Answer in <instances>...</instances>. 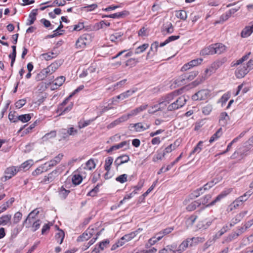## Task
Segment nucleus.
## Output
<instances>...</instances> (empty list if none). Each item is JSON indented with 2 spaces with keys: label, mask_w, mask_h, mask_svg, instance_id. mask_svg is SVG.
<instances>
[{
  "label": "nucleus",
  "mask_w": 253,
  "mask_h": 253,
  "mask_svg": "<svg viewBox=\"0 0 253 253\" xmlns=\"http://www.w3.org/2000/svg\"><path fill=\"white\" fill-rule=\"evenodd\" d=\"M179 91H174L167 95L163 97L162 98L165 101V103L168 104H170L175 99V98L178 95Z\"/></svg>",
  "instance_id": "ddd939ff"
},
{
  "label": "nucleus",
  "mask_w": 253,
  "mask_h": 253,
  "mask_svg": "<svg viewBox=\"0 0 253 253\" xmlns=\"http://www.w3.org/2000/svg\"><path fill=\"white\" fill-rule=\"evenodd\" d=\"M148 107V105L146 104H143L135 109L132 110L131 112L133 116L137 115L139 113L146 110Z\"/></svg>",
  "instance_id": "473e14b6"
},
{
  "label": "nucleus",
  "mask_w": 253,
  "mask_h": 253,
  "mask_svg": "<svg viewBox=\"0 0 253 253\" xmlns=\"http://www.w3.org/2000/svg\"><path fill=\"white\" fill-rule=\"evenodd\" d=\"M226 50V46L222 43H217L210 45L207 49V54H221Z\"/></svg>",
  "instance_id": "7ed1b4c3"
},
{
  "label": "nucleus",
  "mask_w": 253,
  "mask_h": 253,
  "mask_svg": "<svg viewBox=\"0 0 253 253\" xmlns=\"http://www.w3.org/2000/svg\"><path fill=\"white\" fill-rule=\"evenodd\" d=\"M173 27L170 22L166 23L164 25L163 30L162 31V32L165 35L171 34L173 32Z\"/></svg>",
  "instance_id": "aec40b11"
},
{
  "label": "nucleus",
  "mask_w": 253,
  "mask_h": 253,
  "mask_svg": "<svg viewBox=\"0 0 253 253\" xmlns=\"http://www.w3.org/2000/svg\"><path fill=\"white\" fill-rule=\"evenodd\" d=\"M136 236V232H131L129 234H126L124 235L123 237H122L120 241L121 242H124L125 243L126 242H128L132 240L133 238H134Z\"/></svg>",
  "instance_id": "c756f323"
},
{
  "label": "nucleus",
  "mask_w": 253,
  "mask_h": 253,
  "mask_svg": "<svg viewBox=\"0 0 253 253\" xmlns=\"http://www.w3.org/2000/svg\"><path fill=\"white\" fill-rule=\"evenodd\" d=\"M175 15L178 18H180L183 20H185L187 17V13L184 10L176 11Z\"/></svg>",
  "instance_id": "a18cd8bd"
},
{
  "label": "nucleus",
  "mask_w": 253,
  "mask_h": 253,
  "mask_svg": "<svg viewBox=\"0 0 253 253\" xmlns=\"http://www.w3.org/2000/svg\"><path fill=\"white\" fill-rule=\"evenodd\" d=\"M132 116H133V115H132V113L131 111L127 114L124 115L122 117H121L120 118H119L118 119L120 121V123H122V122L127 121L130 117H131Z\"/></svg>",
  "instance_id": "e2e57ef3"
},
{
  "label": "nucleus",
  "mask_w": 253,
  "mask_h": 253,
  "mask_svg": "<svg viewBox=\"0 0 253 253\" xmlns=\"http://www.w3.org/2000/svg\"><path fill=\"white\" fill-rule=\"evenodd\" d=\"M165 153L158 151L157 154L154 156L153 158V161L155 162L158 160H161L165 157Z\"/></svg>",
  "instance_id": "603ef678"
},
{
  "label": "nucleus",
  "mask_w": 253,
  "mask_h": 253,
  "mask_svg": "<svg viewBox=\"0 0 253 253\" xmlns=\"http://www.w3.org/2000/svg\"><path fill=\"white\" fill-rule=\"evenodd\" d=\"M139 61L136 58H130L126 62V66H134Z\"/></svg>",
  "instance_id": "3c124183"
},
{
  "label": "nucleus",
  "mask_w": 253,
  "mask_h": 253,
  "mask_svg": "<svg viewBox=\"0 0 253 253\" xmlns=\"http://www.w3.org/2000/svg\"><path fill=\"white\" fill-rule=\"evenodd\" d=\"M11 218V215L10 214H6L2 215L0 217V225H5L8 222H10V220Z\"/></svg>",
  "instance_id": "f704fd0d"
},
{
  "label": "nucleus",
  "mask_w": 253,
  "mask_h": 253,
  "mask_svg": "<svg viewBox=\"0 0 253 253\" xmlns=\"http://www.w3.org/2000/svg\"><path fill=\"white\" fill-rule=\"evenodd\" d=\"M230 97V94L229 92L226 93L222 96L220 100L218 101V102H221V105L223 106V105L229 99Z\"/></svg>",
  "instance_id": "5fc2aeb1"
},
{
  "label": "nucleus",
  "mask_w": 253,
  "mask_h": 253,
  "mask_svg": "<svg viewBox=\"0 0 253 253\" xmlns=\"http://www.w3.org/2000/svg\"><path fill=\"white\" fill-rule=\"evenodd\" d=\"M57 56L56 53L53 52H50L46 53H43L42 54V57L45 60H50L52 58L56 57Z\"/></svg>",
  "instance_id": "c03bdc74"
},
{
  "label": "nucleus",
  "mask_w": 253,
  "mask_h": 253,
  "mask_svg": "<svg viewBox=\"0 0 253 253\" xmlns=\"http://www.w3.org/2000/svg\"><path fill=\"white\" fill-rule=\"evenodd\" d=\"M94 70L95 69L92 67H89L87 69L84 70L82 73L80 74L79 77L80 78H84L88 75V72L92 73L93 72Z\"/></svg>",
  "instance_id": "4d7b16f0"
},
{
  "label": "nucleus",
  "mask_w": 253,
  "mask_h": 253,
  "mask_svg": "<svg viewBox=\"0 0 253 253\" xmlns=\"http://www.w3.org/2000/svg\"><path fill=\"white\" fill-rule=\"evenodd\" d=\"M58 229V232L55 234V240L56 241L59 243L60 244H61L63 241L64 237H65V234L64 231Z\"/></svg>",
  "instance_id": "cd10ccee"
},
{
  "label": "nucleus",
  "mask_w": 253,
  "mask_h": 253,
  "mask_svg": "<svg viewBox=\"0 0 253 253\" xmlns=\"http://www.w3.org/2000/svg\"><path fill=\"white\" fill-rule=\"evenodd\" d=\"M203 143V141H202L199 142L196 146L193 149V150L190 153V155L194 153H199L202 150V147Z\"/></svg>",
  "instance_id": "8fccbe9b"
},
{
  "label": "nucleus",
  "mask_w": 253,
  "mask_h": 253,
  "mask_svg": "<svg viewBox=\"0 0 253 253\" xmlns=\"http://www.w3.org/2000/svg\"><path fill=\"white\" fill-rule=\"evenodd\" d=\"M130 160V158L129 156L127 155H122L118 157L115 162L114 165L116 167L117 169L120 166L127 163Z\"/></svg>",
  "instance_id": "9d476101"
},
{
  "label": "nucleus",
  "mask_w": 253,
  "mask_h": 253,
  "mask_svg": "<svg viewBox=\"0 0 253 253\" xmlns=\"http://www.w3.org/2000/svg\"><path fill=\"white\" fill-rule=\"evenodd\" d=\"M83 178L79 174H75L73 175L72 178V181L74 185H79L82 181Z\"/></svg>",
  "instance_id": "e433bc0d"
},
{
  "label": "nucleus",
  "mask_w": 253,
  "mask_h": 253,
  "mask_svg": "<svg viewBox=\"0 0 253 253\" xmlns=\"http://www.w3.org/2000/svg\"><path fill=\"white\" fill-rule=\"evenodd\" d=\"M198 74V71L185 73L180 75L176 80V83L180 85H184L193 80Z\"/></svg>",
  "instance_id": "f03ea898"
},
{
  "label": "nucleus",
  "mask_w": 253,
  "mask_h": 253,
  "mask_svg": "<svg viewBox=\"0 0 253 253\" xmlns=\"http://www.w3.org/2000/svg\"><path fill=\"white\" fill-rule=\"evenodd\" d=\"M95 119L96 118L92 119V120H86L83 122H82L81 121H80L78 123V127L80 128H82L85 127L89 125L92 122H93V121H94L95 120Z\"/></svg>",
  "instance_id": "09e8293b"
},
{
  "label": "nucleus",
  "mask_w": 253,
  "mask_h": 253,
  "mask_svg": "<svg viewBox=\"0 0 253 253\" xmlns=\"http://www.w3.org/2000/svg\"><path fill=\"white\" fill-rule=\"evenodd\" d=\"M158 104L159 106H160V111H163L168 105V104L165 103V101L162 98L159 101Z\"/></svg>",
  "instance_id": "774afa93"
},
{
  "label": "nucleus",
  "mask_w": 253,
  "mask_h": 253,
  "mask_svg": "<svg viewBox=\"0 0 253 253\" xmlns=\"http://www.w3.org/2000/svg\"><path fill=\"white\" fill-rule=\"evenodd\" d=\"M39 212L40 211L38 209H36L33 210L29 213L27 218L23 221V225H25L26 228H29L31 226L32 220L35 219Z\"/></svg>",
  "instance_id": "423d86ee"
},
{
  "label": "nucleus",
  "mask_w": 253,
  "mask_h": 253,
  "mask_svg": "<svg viewBox=\"0 0 253 253\" xmlns=\"http://www.w3.org/2000/svg\"><path fill=\"white\" fill-rule=\"evenodd\" d=\"M89 38V35H84L81 37L76 42V46L77 48H83L87 44V40Z\"/></svg>",
  "instance_id": "dca6fc26"
},
{
  "label": "nucleus",
  "mask_w": 253,
  "mask_h": 253,
  "mask_svg": "<svg viewBox=\"0 0 253 253\" xmlns=\"http://www.w3.org/2000/svg\"><path fill=\"white\" fill-rule=\"evenodd\" d=\"M123 35L122 32H116L110 36L109 39L112 42H121L122 37Z\"/></svg>",
  "instance_id": "b1692460"
},
{
  "label": "nucleus",
  "mask_w": 253,
  "mask_h": 253,
  "mask_svg": "<svg viewBox=\"0 0 253 253\" xmlns=\"http://www.w3.org/2000/svg\"><path fill=\"white\" fill-rule=\"evenodd\" d=\"M87 233L89 234V235L91 237H92L93 235H95L97 233V228L94 226H90L88 229L85 230Z\"/></svg>",
  "instance_id": "de8ad7c7"
},
{
  "label": "nucleus",
  "mask_w": 253,
  "mask_h": 253,
  "mask_svg": "<svg viewBox=\"0 0 253 253\" xmlns=\"http://www.w3.org/2000/svg\"><path fill=\"white\" fill-rule=\"evenodd\" d=\"M250 194H248V192H246L243 195L240 196L239 198H238L237 199H236L233 203L230 205L231 207H233L234 208H236L237 207H238L239 206V204H236L237 202H243L248 199L249 196H250Z\"/></svg>",
  "instance_id": "f3484780"
},
{
  "label": "nucleus",
  "mask_w": 253,
  "mask_h": 253,
  "mask_svg": "<svg viewBox=\"0 0 253 253\" xmlns=\"http://www.w3.org/2000/svg\"><path fill=\"white\" fill-rule=\"evenodd\" d=\"M187 100L184 96L176 97L173 101L167 106L169 111H172L182 107L186 103Z\"/></svg>",
  "instance_id": "f257e3e1"
},
{
  "label": "nucleus",
  "mask_w": 253,
  "mask_h": 253,
  "mask_svg": "<svg viewBox=\"0 0 253 253\" xmlns=\"http://www.w3.org/2000/svg\"><path fill=\"white\" fill-rule=\"evenodd\" d=\"M114 159L112 157H107L105 161L104 169L105 170L109 172L111 169V166L113 164Z\"/></svg>",
  "instance_id": "2f4dec72"
},
{
  "label": "nucleus",
  "mask_w": 253,
  "mask_h": 253,
  "mask_svg": "<svg viewBox=\"0 0 253 253\" xmlns=\"http://www.w3.org/2000/svg\"><path fill=\"white\" fill-rule=\"evenodd\" d=\"M246 64L240 65L235 71V75L237 78H242L245 77L250 71Z\"/></svg>",
  "instance_id": "0eeeda50"
},
{
  "label": "nucleus",
  "mask_w": 253,
  "mask_h": 253,
  "mask_svg": "<svg viewBox=\"0 0 253 253\" xmlns=\"http://www.w3.org/2000/svg\"><path fill=\"white\" fill-rule=\"evenodd\" d=\"M130 126L134 127L135 130L137 132H141L145 130V128L144 127H143L141 123L131 124Z\"/></svg>",
  "instance_id": "a19ab883"
},
{
  "label": "nucleus",
  "mask_w": 253,
  "mask_h": 253,
  "mask_svg": "<svg viewBox=\"0 0 253 253\" xmlns=\"http://www.w3.org/2000/svg\"><path fill=\"white\" fill-rule=\"evenodd\" d=\"M194 246H195V244L192 240V238H187L179 245L177 250L174 251V253H181L185 251L188 247Z\"/></svg>",
  "instance_id": "20e7f679"
},
{
  "label": "nucleus",
  "mask_w": 253,
  "mask_h": 253,
  "mask_svg": "<svg viewBox=\"0 0 253 253\" xmlns=\"http://www.w3.org/2000/svg\"><path fill=\"white\" fill-rule=\"evenodd\" d=\"M253 32V24L252 26H246L241 32V37L247 38L250 36Z\"/></svg>",
  "instance_id": "412c9836"
},
{
  "label": "nucleus",
  "mask_w": 253,
  "mask_h": 253,
  "mask_svg": "<svg viewBox=\"0 0 253 253\" xmlns=\"http://www.w3.org/2000/svg\"><path fill=\"white\" fill-rule=\"evenodd\" d=\"M157 182V180L154 181L152 185L148 188V189L144 193H143L142 196L144 198L146 197L149 194V193H150L153 190L156 185Z\"/></svg>",
  "instance_id": "0e129e2a"
},
{
  "label": "nucleus",
  "mask_w": 253,
  "mask_h": 253,
  "mask_svg": "<svg viewBox=\"0 0 253 253\" xmlns=\"http://www.w3.org/2000/svg\"><path fill=\"white\" fill-rule=\"evenodd\" d=\"M227 194V193H225L224 192H222L219 195H218L216 197V198L215 199H214L213 201H212L211 202H210L208 204H207V208L208 207L212 206L214 205L216 202L220 200V199L221 198L225 197ZM208 200L209 199L207 198V203H208Z\"/></svg>",
  "instance_id": "c85d7f7f"
},
{
  "label": "nucleus",
  "mask_w": 253,
  "mask_h": 253,
  "mask_svg": "<svg viewBox=\"0 0 253 253\" xmlns=\"http://www.w3.org/2000/svg\"><path fill=\"white\" fill-rule=\"evenodd\" d=\"M204 59L202 58H198L192 60L186 64H185L181 68L182 71H186L191 68L197 66L203 62Z\"/></svg>",
  "instance_id": "39448f33"
},
{
  "label": "nucleus",
  "mask_w": 253,
  "mask_h": 253,
  "mask_svg": "<svg viewBox=\"0 0 253 253\" xmlns=\"http://www.w3.org/2000/svg\"><path fill=\"white\" fill-rule=\"evenodd\" d=\"M223 62L221 61L217 60L212 63L211 66L207 69V76L211 75L213 73L215 72V71L220 67Z\"/></svg>",
  "instance_id": "f8f14e48"
},
{
  "label": "nucleus",
  "mask_w": 253,
  "mask_h": 253,
  "mask_svg": "<svg viewBox=\"0 0 253 253\" xmlns=\"http://www.w3.org/2000/svg\"><path fill=\"white\" fill-rule=\"evenodd\" d=\"M65 81V77L64 76H60L57 77L53 82L50 83L51 89L53 90L57 89L61 86Z\"/></svg>",
  "instance_id": "9b49d317"
},
{
  "label": "nucleus",
  "mask_w": 253,
  "mask_h": 253,
  "mask_svg": "<svg viewBox=\"0 0 253 253\" xmlns=\"http://www.w3.org/2000/svg\"><path fill=\"white\" fill-rule=\"evenodd\" d=\"M127 175L126 174H123L116 178V180L121 183H124L127 180Z\"/></svg>",
  "instance_id": "6e6d98bb"
},
{
  "label": "nucleus",
  "mask_w": 253,
  "mask_h": 253,
  "mask_svg": "<svg viewBox=\"0 0 253 253\" xmlns=\"http://www.w3.org/2000/svg\"><path fill=\"white\" fill-rule=\"evenodd\" d=\"M206 201L205 199L202 202L194 201L191 204L188 205L186 207V210L188 211H192L196 209L197 207L200 206L201 209H204L206 206Z\"/></svg>",
  "instance_id": "6e6552de"
},
{
  "label": "nucleus",
  "mask_w": 253,
  "mask_h": 253,
  "mask_svg": "<svg viewBox=\"0 0 253 253\" xmlns=\"http://www.w3.org/2000/svg\"><path fill=\"white\" fill-rule=\"evenodd\" d=\"M109 243V241L108 240L103 241L100 242L98 247H95L93 251L96 253H97L99 252L100 251H102L104 250L105 248H106V247L108 245Z\"/></svg>",
  "instance_id": "393cba45"
},
{
  "label": "nucleus",
  "mask_w": 253,
  "mask_h": 253,
  "mask_svg": "<svg viewBox=\"0 0 253 253\" xmlns=\"http://www.w3.org/2000/svg\"><path fill=\"white\" fill-rule=\"evenodd\" d=\"M245 215L244 213H240L236 215L231 220L233 221V223L236 224L239 222Z\"/></svg>",
  "instance_id": "052dcab7"
},
{
  "label": "nucleus",
  "mask_w": 253,
  "mask_h": 253,
  "mask_svg": "<svg viewBox=\"0 0 253 253\" xmlns=\"http://www.w3.org/2000/svg\"><path fill=\"white\" fill-rule=\"evenodd\" d=\"M22 214L19 211L16 212L13 217V223H18L22 219Z\"/></svg>",
  "instance_id": "bf43d9fd"
},
{
  "label": "nucleus",
  "mask_w": 253,
  "mask_h": 253,
  "mask_svg": "<svg viewBox=\"0 0 253 253\" xmlns=\"http://www.w3.org/2000/svg\"><path fill=\"white\" fill-rule=\"evenodd\" d=\"M33 164V161L32 160H29L21 165L20 169H28Z\"/></svg>",
  "instance_id": "49530a36"
},
{
  "label": "nucleus",
  "mask_w": 253,
  "mask_h": 253,
  "mask_svg": "<svg viewBox=\"0 0 253 253\" xmlns=\"http://www.w3.org/2000/svg\"><path fill=\"white\" fill-rule=\"evenodd\" d=\"M95 164L94 163V161L92 159H90L88 161H87L84 167V169L87 170H91L95 168Z\"/></svg>",
  "instance_id": "58836bf2"
},
{
  "label": "nucleus",
  "mask_w": 253,
  "mask_h": 253,
  "mask_svg": "<svg viewBox=\"0 0 253 253\" xmlns=\"http://www.w3.org/2000/svg\"><path fill=\"white\" fill-rule=\"evenodd\" d=\"M17 172V170L15 167H12L8 168L7 169H6L5 170V173L7 174L6 175V177L10 178L12 176L15 175Z\"/></svg>",
  "instance_id": "7c9ffc66"
},
{
  "label": "nucleus",
  "mask_w": 253,
  "mask_h": 253,
  "mask_svg": "<svg viewBox=\"0 0 253 253\" xmlns=\"http://www.w3.org/2000/svg\"><path fill=\"white\" fill-rule=\"evenodd\" d=\"M196 219L197 216L194 215H192L189 217L188 218H187L185 220L186 228H188L189 227L191 226L193 224Z\"/></svg>",
  "instance_id": "4c0bfd02"
},
{
  "label": "nucleus",
  "mask_w": 253,
  "mask_h": 253,
  "mask_svg": "<svg viewBox=\"0 0 253 253\" xmlns=\"http://www.w3.org/2000/svg\"><path fill=\"white\" fill-rule=\"evenodd\" d=\"M15 112H12V111L10 112L8 115V119L9 120L13 122V123L17 122L18 121L17 117L15 115Z\"/></svg>",
  "instance_id": "338daca9"
},
{
  "label": "nucleus",
  "mask_w": 253,
  "mask_h": 253,
  "mask_svg": "<svg viewBox=\"0 0 253 253\" xmlns=\"http://www.w3.org/2000/svg\"><path fill=\"white\" fill-rule=\"evenodd\" d=\"M157 111H160V106H159L158 103L151 106L148 110V112L152 114L155 113Z\"/></svg>",
  "instance_id": "864d4df0"
},
{
  "label": "nucleus",
  "mask_w": 253,
  "mask_h": 253,
  "mask_svg": "<svg viewBox=\"0 0 253 253\" xmlns=\"http://www.w3.org/2000/svg\"><path fill=\"white\" fill-rule=\"evenodd\" d=\"M91 237L89 235L86 231H84L82 235L79 236L77 239V241L78 242H84L88 240Z\"/></svg>",
  "instance_id": "ea45409f"
},
{
  "label": "nucleus",
  "mask_w": 253,
  "mask_h": 253,
  "mask_svg": "<svg viewBox=\"0 0 253 253\" xmlns=\"http://www.w3.org/2000/svg\"><path fill=\"white\" fill-rule=\"evenodd\" d=\"M144 183V179H141L139 181L138 184L133 187L134 190L132 192H137L141 189Z\"/></svg>",
  "instance_id": "680f3d73"
},
{
  "label": "nucleus",
  "mask_w": 253,
  "mask_h": 253,
  "mask_svg": "<svg viewBox=\"0 0 253 253\" xmlns=\"http://www.w3.org/2000/svg\"><path fill=\"white\" fill-rule=\"evenodd\" d=\"M229 120V117L227 113L225 112L220 114L219 123L222 126H225L227 125L228 121Z\"/></svg>",
  "instance_id": "6ab92c4d"
},
{
  "label": "nucleus",
  "mask_w": 253,
  "mask_h": 253,
  "mask_svg": "<svg viewBox=\"0 0 253 253\" xmlns=\"http://www.w3.org/2000/svg\"><path fill=\"white\" fill-rule=\"evenodd\" d=\"M129 145V141H124L121 142L120 143H119L118 144H116V145L111 146L110 148V149H109L108 150H107V152L108 153H110L111 152H112V151H113L114 150L119 149L126 145Z\"/></svg>",
  "instance_id": "a211bd4d"
},
{
  "label": "nucleus",
  "mask_w": 253,
  "mask_h": 253,
  "mask_svg": "<svg viewBox=\"0 0 253 253\" xmlns=\"http://www.w3.org/2000/svg\"><path fill=\"white\" fill-rule=\"evenodd\" d=\"M206 190V185H203V186L196 191H194L193 193H192L190 195V197L191 199H194L199 196L201 194L204 193Z\"/></svg>",
  "instance_id": "a878e982"
},
{
  "label": "nucleus",
  "mask_w": 253,
  "mask_h": 253,
  "mask_svg": "<svg viewBox=\"0 0 253 253\" xmlns=\"http://www.w3.org/2000/svg\"><path fill=\"white\" fill-rule=\"evenodd\" d=\"M159 46L158 42H154L151 45L150 49L147 54L146 59L153 57L157 51Z\"/></svg>",
  "instance_id": "2eb2a0df"
},
{
  "label": "nucleus",
  "mask_w": 253,
  "mask_h": 253,
  "mask_svg": "<svg viewBox=\"0 0 253 253\" xmlns=\"http://www.w3.org/2000/svg\"><path fill=\"white\" fill-rule=\"evenodd\" d=\"M56 136V131L55 130H52L50 132L46 133L42 137L43 141H46L50 138L55 137Z\"/></svg>",
  "instance_id": "79ce46f5"
},
{
  "label": "nucleus",
  "mask_w": 253,
  "mask_h": 253,
  "mask_svg": "<svg viewBox=\"0 0 253 253\" xmlns=\"http://www.w3.org/2000/svg\"><path fill=\"white\" fill-rule=\"evenodd\" d=\"M37 14V9H33L29 15L28 19L26 23L27 25H31L33 24L36 19V15Z\"/></svg>",
  "instance_id": "5701e85b"
},
{
  "label": "nucleus",
  "mask_w": 253,
  "mask_h": 253,
  "mask_svg": "<svg viewBox=\"0 0 253 253\" xmlns=\"http://www.w3.org/2000/svg\"><path fill=\"white\" fill-rule=\"evenodd\" d=\"M41 221L40 219L37 220L36 221H35L33 224H32V231L33 232L36 231L41 226Z\"/></svg>",
  "instance_id": "69168bd1"
},
{
  "label": "nucleus",
  "mask_w": 253,
  "mask_h": 253,
  "mask_svg": "<svg viewBox=\"0 0 253 253\" xmlns=\"http://www.w3.org/2000/svg\"><path fill=\"white\" fill-rule=\"evenodd\" d=\"M31 116L30 114L21 115L17 117L18 121H20L22 123H26L30 120Z\"/></svg>",
  "instance_id": "37998d69"
},
{
  "label": "nucleus",
  "mask_w": 253,
  "mask_h": 253,
  "mask_svg": "<svg viewBox=\"0 0 253 253\" xmlns=\"http://www.w3.org/2000/svg\"><path fill=\"white\" fill-rule=\"evenodd\" d=\"M63 62V60L61 59L56 60L48 66L51 70V72L54 73L62 64Z\"/></svg>",
  "instance_id": "bb28decb"
},
{
  "label": "nucleus",
  "mask_w": 253,
  "mask_h": 253,
  "mask_svg": "<svg viewBox=\"0 0 253 253\" xmlns=\"http://www.w3.org/2000/svg\"><path fill=\"white\" fill-rule=\"evenodd\" d=\"M62 171V167L60 166H58L55 169L48 174L47 177L45 178V180L48 182L52 181Z\"/></svg>",
  "instance_id": "1a4fd4ad"
},
{
  "label": "nucleus",
  "mask_w": 253,
  "mask_h": 253,
  "mask_svg": "<svg viewBox=\"0 0 253 253\" xmlns=\"http://www.w3.org/2000/svg\"><path fill=\"white\" fill-rule=\"evenodd\" d=\"M70 192V190H66L62 186L59 190V197L62 199H65Z\"/></svg>",
  "instance_id": "72a5a7b5"
},
{
  "label": "nucleus",
  "mask_w": 253,
  "mask_h": 253,
  "mask_svg": "<svg viewBox=\"0 0 253 253\" xmlns=\"http://www.w3.org/2000/svg\"><path fill=\"white\" fill-rule=\"evenodd\" d=\"M137 91V88H132L129 90H128L122 93L119 95H117L116 98L117 99L124 100L126 98L132 95L133 93Z\"/></svg>",
  "instance_id": "4468645a"
},
{
  "label": "nucleus",
  "mask_w": 253,
  "mask_h": 253,
  "mask_svg": "<svg viewBox=\"0 0 253 253\" xmlns=\"http://www.w3.org/2000/svg\"><path fill=\"white\" fill-rule=\"evenodd\" d=\"M149 47L148 43H144L135 49L134 53L135 54H138L143 52Z\"/></svg>",
  "instance_id": "c9c22d12"
},
{
  "label": "nucleus",
  "mask_w": 253,
  "mask_h": 253,
  "mask_svg": "<svg viewBox=\"0 0 253 253\" xmlns=\"http://www.w3.org/2000/svg\"><path fill=\"white\" fill-rule=\"evenodd\" d=\"M73 102H71L67 107H63L62 110L60 111L61 112L60 115L65 114V113L71 111L73 108Z\"/></svg>",
  "instance_id": "13d9d810"
},
{
  "label": "nucleus",
  "mask_w": 253,
  "mask_h": 253,
  "mask_svg": "<svg viewBox=\"0 0 253 253\" xmlns=\"http://www.w3.org/2000/svg\"><path fill=\"white\" fill-rule=\"evenodd\" d=\"M206 98V90H201L192 96V99L194 100H202Z\"/></svg>",
  "instance_id": "4be33fe9"
}]
</instances>
